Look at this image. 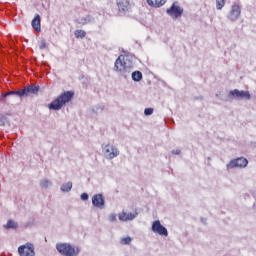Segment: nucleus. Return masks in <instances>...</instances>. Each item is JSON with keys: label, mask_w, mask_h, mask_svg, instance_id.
I'll list each match as a JSON object with an SVG mask.
<instances>
[{"label": "nucleus", "mask_w": 256, "mask_h": 256, "mask_svg": "<svg viewBox=\"0 0 256 256\" xmlns=\"http://www.w3.org/2000/svg\"><path fill=\"white\" fill-rule=\"evenodd\" d=\"M73 97H75V92H63L48 105V108L52 109L53 111H60V109H62L64 105H67V103L72 101Z\"/></svg>", "instance_id": "1"}, {"label": "nucleus", "mask_w": 256, "mask_h": 256, "mask_svg": "<svg viewBox=\"0 0 256 256\" xmlns=\"http://www.w3.org/2000/svg\"><path fill=\"white\" fill-rule=\"evenodd\" d=\"M56 249L63 256H77L81 252V249L77 246H73L69 243H58Z\"/></svg>", "instance_id": "2"}, {"label": "nucleus", "mask_w": 256, "mask_h": 256, "mask_svg": "<svg viewBox=\"0 0 256 256\" xmlns=\"http://www.w3.org/2000/svg\"><path fill=\"white\" fill-rule=\"evenodd\" d=\"M114 71L123 75L127 71V63L125 62V56L120 55L114 63Z\"/></svg>", "instance_id": "3"}, {"label": "nucleus", "mask_w": 256, "mask_h": 256, "mask_svg": "<svg viewBox=\"0 0 256 256\" xmlns=\"http://www.w3.org/2000/svg\"><path fill=\"white\" fill-rule=\"evenodd\" d=\"M228 97H230L231 99H251V94L249 93V91H243V90H238V89H234L231 90L228 94Z\"/></svg>", "instance_id": "4"}, {"label": "nucleus", "mask_w": 256, "mask_h": 256, "mask_svg": "<svg viewBox=\"0 0 256 256\" xmlns=\"http://www.w3.org/2000/svg\"><path fill=\"white\" fill-rule=\"evenodd\" d=\"M152 231L153 233H157L158 235H161L162 237H168L169 232L167 231V228L165 226L161 225V221L156 220L152 224Z\"/></svg>", "instance_id": "5"}, {"label": "nucleus", "mask_w": 256, "mask_h": 256, "mask_svg": "<svg viewBox=\"0 0 256 256\" xmlns=\"http://www.w3.org/2000/svg\"><path fill=\"white\" fill-rule=\"evenodd\" d=\"M247 165H249L247 158L240 157L230 161V163L227 165V169H235V167H240L243 169V167H246Z\"/></svg>", "instance_id": "6"}, {"label": "nucleus", "mask_w": 256, "mask_h": 256, "mask_svg": "<svg viewBox=\"0 0 256 256\" xmlns=\"http://www.w3.org/2000/svg\"><path fill=\"white\" fill-rule=\"evenodd\" d=\"M116 5L119 13L122 15H126V13L131 11V2H129V0H116Z\"/></svg>", "instance_id": "7"}, {"label": "nucleus", "mask_w": 256, "mask_h": 256, "mask_svg": "<svg viewBox=\"0 0 256 256\" xmlns=\"http://www.w3.org/2000/svg\"><path fill=\"white\" fill-rule=\"evenodd\" d=\"M18 253L20 256H35V248L33 244L27 243L18 248Z\"/></svg>", "instance_id": "8"}, {"label": "nucleus", "mask_w": 256, "mask_h": 256, "mask_svg": "<svg viewBox=\"0 0 256 256\" xmlns=\"http://www.w3.org/2000/svg\"><path fill=\"white\" fill-rule=\"evenodd\" d=\"M167 13L168 15H170V17L177 19L181 17V15H183V9L180 8L179 5H177L176 3H173L172 6L167 9Z\"/></svg>", "instance_id": "9"}, {"label": "nucleus", "mask_w": 256, "mask_h": 256, "mask_svg": "<svg viewBox=\"0 0 256 256\" xmlns=\"http://www.w3.org/2000/svg\"><path fill=\"white\" fill-rule=\"evenodd\" d=\"M104 153L107 157H109V159H115V157H117V155H119V150H117L110 144H107L104 147Z\"/></svg>", "instance_id": "10"}, {"label": "nucleus", "mask_w": 256, "mask_h": 256, "mask_svg": "<svg viewBox=\"0 0 256 256\" xmlns=\"http://www.w3.org/2000/svg\"><path fill=\"white\" fill-rule=\"evenodd\" d=\"M240 15H241V7H239V5L237 4L232 5V8L229 14V19L231 21H237Z\"/></svg>", "instance_id": "11"}, {"label": "nucleus", "mask_w": 256, "mask_h": 256, "mask_svg": "<svg viewBox=\"0 0 256 256\" xmlns=\"http://www.w3.org/2000/svg\"><path fill=\"white\" fill-rule=\"evenodd\" d=\"M137 215H139V213L137 211H135L134 213H127V212H121L118 217L120 221H133V219H135L137 217Z\"/></svg>", "instance_id": "12"}, {"label": "nucleus", "mask_w": 256, "mask_h": 256, "mask_svg": "<svg viewBox=\"0 0 256 256\" xmlns=\"http://www.w3.org/2000/svg\"><path fill=\"white\" fill-rule=\"evenodd\" d=\"M92 203L94 207L102 209V207H105V198H103L102 194H96L92 198Z\"/></svg>", "instance_id": "13"}, {"label": "nucleus", "mask_w": 256, "mask_h": 256, "mask_svg": "<svg viewBox=\"0 0 256 256\" xmlns=\"http://www.w3.org/2000/svg\"><path fill=\"white\" fill-rule=\"evenodd\" d=\"M39 93V86H26L24 87V95L25 97H29V95H37Z\"/></svg>", "instance_id": "14"}, {"label": "nucleus", "mask_w": 256, "mask_h": 256, "mask_svg": "<svg viewBox=\"0 0 256 256\" xmlns=\"http://www.w3.org/2000/svg\"><path fill=\"white\" fill-rule=\"evenodd\" d=\"M31 25L34 29V31H37L39 33L41 31V16L39 14H36L33 18Z\"/></svg>", "instance_id": "15"}, {"label": "nucleus", "mask_w": 256, "mask_h": 256, "mask_svg": "<svg viewBox=\"0 0 256 256\" xmlns=\"http://www.w3.org/2000/svg\"><path fill=\"white\" fill-rule=\"evenodd\" d=\"M25 97V90L24 88L18 91H9L4 95V97Z\"/></svg>", "instance_id": "16"}, {"label": "nucleus", "mask_w": 256, "mask_h": 256, "mask_svg": "<svg viewBox=\"0 0 256 256\" xmlns=\"http://www.w3.org/2000/svg\"><path fill=\"white\" fill-rule=\"evenodd\" d=\"M150 7H163L164 3H167V0H147Z\"/></svg>", "instance_id": "17"}, {"label": "nucleus", "mask_w": 256, "mask_h": 256, "mask_svg": "<svg viewBox=\"0 0 256 256\" xmlns=\"http://www.w3.org/2000/svg\"><path fill=\"white\" fill-rule=\"evenodd\" d=\"M74 35L76 39H85V37L87 36V32H85L84 30H76L74 32Z\"/></svg>", "instance_id": "18"}, {"label": "nucleus", "mask_w": 256, "mask_h": 256, "mask_svg": "<svg viewBox=\"0 0 256 256\" xmlns=\"http://www.w3.org/2000/svg\"><path fill=\"white\" fill-rule=\"evenodd\" d=\"M132 79L133 81H141L143 79V73H141L140 71L133 72Z\"/></svg>", "instance_id": "19"}, {"label": "nucleus", "mask_w": 256, "mask_h": 256, "mask_svg": "<svg viewBox=\"0 0 256 256\" xmlns=\"http://www.w3.org/2000/svg\"><path fill=\"white\" fill-rule=\"evenodd\" d=\"M71 189H73V183H71V182H67L66 184H63L61 186V191H64L66 193H69V191H71Z\"/></svg>", "instance_id": "20"}, {"label": "nucleus", "mask_w": 256, "mask_h": 256, "mask_svg": "<svg viewBox=\"0 0 256 256\" xmlns=\"http://www.w3.org/2000/svg\"><path fill=\"white\" fill-rule=\"evenodd\" d=\"M225 7V0H216V9L221 11Z\"/></svg>", "instance_id": "21"}, {"label": "nucleus", "mask_w": 256, "mask_h": 256, "mask_svg": "<svg viewBox=\"0 0 256 256\" xmlns=\"http://www.w3.org/2000/svg\"><path fill=\"white\" fill-rule=\"evenodd\" d=\"M7 229H17V223L13 222L12 220H9L6 224Z\"/></svg>", "instance_id": "22"}, {"label": "nucleus", "mask_w": 256, "mask_h": 256, "mask_svg": "<svg viewBox=\"0 0 256 256\" xmlns=\"http://www.w3.org/2000/svg\"><path fill=\"white\" fill-rule=\"evenodd\" d=\"M131 243V237H125L121 239L122 245H129Z\"/></svg>", "instance_id": "23"}, {"label": "nucleus", "mask_w": 256, "mask_h": 256, "mask_svg": "<svg viewBox=\"0 0 256 256\" xmlns=\"http://www.w3.org/2000/svg\"><path fill=\"white\" fill-rule=\"evenodd\" d=\"M39 49H41V50L47 49V42H45V40H42L40 42Z\"/></svg>", "instance_id": "24"}, {"label": "nucleus", "mask_w": 256, "mask_h": 256, "mask_svg": "<svg viewBox=\"0 0 256 256\" xmlns=\"http://www.w3.org/2000/svg\"><path fill=\"white\" fill-rule=\"evenodd\" d=\"M109 221H110L111 223H115V221H117V215H116V214H111V215L109 216Z\"/></svg>", "instance_id": "25"}, {"label": "nucleus", "mask_w": 256, "mask_h": 256, "mask_svg": "<svg viewBox=\"0 0 256 256\" xmlns=\"http://www.w3.org/2000/svg\"><path fill=\"white\" fill-rule=\"evenodd\" d=\"M144 115H153V108H146L144 110Z\"/></svg>", "instance_id": "26"}, {"label": "nucleus", "mask_w": 256, "mask_h": 256, "mask_svg": "<svg viewBox=\"0 0 256 256\" xmlns=\"http://www.w3.org/2000/svg\"><path fill=\"white\" fill-rule=\"evenodd\" d=\"M51 185V182L49 180H42L41 187H49Z\"/></svg>", "instance_id": "27"}, {"label": "nucleus", "mask_w": 256, "mask_h": 256, "mask_svg": "<svg viewBox=\"0 0 256 256\" xmlns=\"http://www.w3.org/2000/svg\"><path fill=\"white\" fill-rule=\"evenodd\" d=\"M81 199H82V201H87V200L89 199V194H87V193H82V194H81Z\"/></svg>", "instance_id": "28"}, {"label": "nucleus", "mask_w": 256, "mask_h": 256, "mask_svg": "<svg viewBox=\"0 0 256 256\" xmlns=\"http://www.w3.org/2000/svg\"><path fill=\"white\" fill-rule=\"evenodd\" d=\"M181 153V150H173L172 154L173 155H179Z\"/></svg>", "instance_id": "29"}, {"label": "nucleus", "mask_w": 256, "mask_h": 256, "mask_svg": "<svg viewBox=\"0 0 256 256\" xmlns=\"http://www.w3.org/2000/svg\"><path fill=\"white\" fill-rule=\"evenodd\" d=\"M5 118V116H3L2 114H0V119H4Z\"/></svg>", "instance_id": "30"}]
</instances>
